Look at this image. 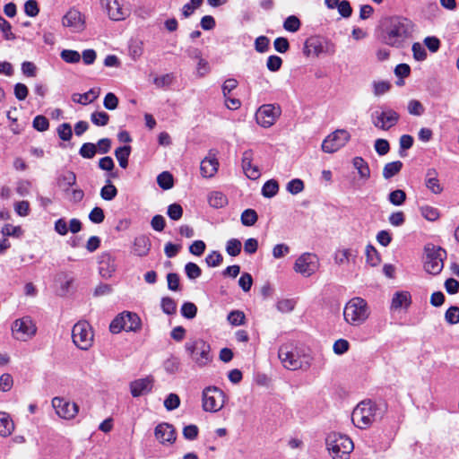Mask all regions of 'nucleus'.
Wrapping results in <instances>:
<instances>
[{
    "label": "nucleus",
    "instance_id": "obj_1",
    "mask_svg": "<svg viewBox=\"0 0 459 459\" xmlns=\"http://www.w3.org/2000/svg\"><path fill=\"white\" fill-rule=\"evenodd\" d=\"M413 30L412 22L403 17H391L386 20L383 40L394 48H401L409 39Z\"/></svg>",
    "mask_w": 459,
    "mask_h": 459
},
{
    "label": "nucleus",
    "instance_id": "obj_2",
    "mask_svg": "<svg viewBox=\"0 0 459 459\" xmlns=\"http://www.w3.org/2000/svg\"><path fill=\"white\" fill-rule=\"evenodd\" d=\"M371 314L368 302L360 298L351 299L343 307V320L351 326H360L369 318Z\"/></svg>",
    "mask_w": 459,
    "mask_h": 459
},
{
    "label": "nucleus",
    "instance_id": "obj_3",
    "mask_svg": "<svg viewBox=\"0 0 459 459\" xmlns=\"http://www.w3.org/2000/svg\"><path fill=\"white\" fill-rule=\"evenodd\" d=\"M382 411L370 400L362 401L353 410L351 420L359 429L368 428L374 421L381 418Z\"/></svg>",
    "mask_w": 459,
    "mask_h": 459
},
{
    "label": "nucleus",
    "instance_id": "obj_4",
    "mask_svg": "<svg viewBox=\"0 0 459 459\" xmlns=\"http://www.w3.org/2000/svg\"><path fill=\"white\" fill-rule=\"evenodd\" d=\"M325 446L333 459H349L354 449L352 440L348 436L337 432L327 435Z\"/></svg>",
    "mask_w": 459,
    "mask_h": 459
},
{
    "label": "nucleus",
    "instance_id": "obj_5",
    "mask_svg": "<svg viewBox=\"0 0 459 459\" xmlns=\"http://www.w3.org/2000/svg\"><path fill=\"white\" fill-rule=\"evenodd\" d=\"M185 349L192 361L199 368L207 366L212 360L211 346L203 339L189 340L186 342Z\"/></svg>",
    "mask_w": 459,
    "mask_h": 459
},
{
    "label": "nucleus",
    "instance_id": "obj_6",
    "mask_svg": "<svg viewBox=\"0 0 459 459\" xmlns=\"http://www.w3.org/2000/svg\"><path fill=\"white\" fill-rule=\"evenodd\" d=\"M278 357L282 366L289 370L307 369L310 367L308 358L302 360L296 348L291 343H284L280 346Z\"/></svg>",
    "mask_w": 459,
    "mask_h": 459
},
{
    "label": "nucleus",
    "instance_id": "obj_7",
    "mask_svg": "<svg viewBox=\"0 0 459 459\" xmlns=\"http://www.w3.org/2000/svg\"><path fill=\"white\" fill-rule=\"evenodd\" d=\"M424 269L428 273L437 275L444 267V259L446 257V252L440 247L433 244L425 246Z\"/></svg>",
    "mask_w": 459,
    "mask_h": 459
},
{
    "label": "nucleus",
    "instance_id": "obj_8",
    "mask_svg": "<svg viewBox=\"0 0 459 459\" xmlns=\"http://www.w3.org/2000/svg\"><path fill=\"white\" fill-rule=\"evenodd\" d=\"M141 319L137 314L125 311L117 316L109 325L112 333H118L122 330L126 332H138L141 329Z\"/></svg>",
    "mask_w": 459,
    "mask_h": 459
},
{
    "label": "nucleus",
    "instance_id": "obj_9",
    "mask_svg": "<svg viewBox=\"0 0 459 459\" xmlns=\"http://www.w3.org/2000/svg\"><path fill=\"white\" fill-rule=\"evenodd\" d=\"M93 332L86 321L77 322L72 329V339L74 345L82 351H88L93 344Z\"/></svg>",
    "mask_w": 459,
    "mask_h": 459
},
{
    "label": "nucleus",
    "instance_id": "obj_10",
    "mask_svg": "<svg viewBox=\"0 0 459 459\" xmlns=\"http://www.w3.org/2000/svg\"><path fill=\"white\" fill-rule=\"evenodd\" d=\"M11 331L14 339L27 342L36 335L37 326L31 317L23 316L13 322Z\"/></svg>",
    "mask_w": 459,
    "mask_h": 459
},
{
    "label": "nucleus",
    "instance_id": "obj_11",
    "mask_svg": "<svg viewBox=\"0 0 459 459\" xmlns=\"http://www.w3.org/2000/svg\"><path fill=\"white\" fill-rule=\"evenodd\" d=\"M400 115L389 108H380L371 114V122L373 126L380 130L388 131L394 127L399 121Z\"/></svg>",
    "mask_w": 459,
    "mask_h": 459
},
{
    "label": "nucleus",
    "instance_id": "obj_12",
    "mask_svg": "<svg viewBox=\"0 0 459 459\" xmlns=\"http://www.w3.org/2000/svg\"><path fill=\"white\" fill-rule=\"evenodd\" d=\"M225 403L224 393L216 386H208L203 391V408L205 411L216 412Z\"/></svg>",
    "mask_w": 459,
    "mask_h": 459
},
{
    "label": "nucleus",
    "instance_id": "obj_13",
    "mask_svg": "<svg viewBox=\"0 0 459 459\" xmlns=\"http://www.w3.org/2000/svg\"><path fill=\"white\" fill-rule=\"evenodd\" d=\"M351 138V134L344 129H337L330 134L322 143V151L333 153L342 148Z\"/></svg>",
    "mask_w": 459,
    "mask_h": 459
},
{
    "label": "nucleus",
    "instance_id": "obj_14",
    "mask_svg": "<svg viewBox=\"0 0 459 459\" xmlns=\"http://www.w3.org/2000/svg\"><path fill=\"white\" fill-rule=\"evenodd\" d=\"M318 267L317 255L313 253H304L297 258L293 269L296 273L309 277L317 271Z\"/></svg>",
    "mask_w": 459,
    "mask_h": 459
},
{
    "label": "nucleus",
    "instance_id": "obj_15",
    "mask_svg": "<svg viewBox=\"0 0 459 459\" xmlns=\"http://www.w3.org/2000/svg\"><path fill=\"white\" fill-rule=\"evenodd\" d=\"M62 25L73 33H80L86 28L85 15L72 7L62 17Z\"/></svg>",
    "mask_w": 459,
    "mask_h": 459
},
{
    "label": "nucleus",
    "instance_id": "obj_16",
    "mask_svg": "<svg viewBox=\"0 0 459 459\" xmlns=\"http://www.w3.org/2000/svg\"><path fill=\"white\" fill-rule=\"evenodd\" d=\"M281 110L279 106L273 104L262 105L255 113V119L258 125L264 128L271 127L281 116Z\"/></svg>",
    "mask_w": 459,
    "mask_h": 459
},
{
    "label": "nucleus",
    "instance_id": "obj_17",
    "mask_svg": "<svg viewBox=\"0 0 459 459\" xmlns=\"http://www.w3.org/2000/svg\"><path fill=\"white\" fill-rule=\"evenodd\" d=\"M51 404L55 409L56 415L66 420L74 419L79 412L78 404L75 403H70L64 397H54L51 401Z\"/></svg>",
    "mask_w": 459,
    "mask_h": 459
},
{
    "label": "nucleus",
    "instance_id": "obj_18",
    "mask_svg": "<svg viewBox=\"0 0 459 459\" xmlns=\"http://www.w3.org/2000/svg\"><path fill=\"white\" fill-rule=\"evenodd\" d=\"M154 436L163 446H171L177 439L176 430L173 425L167 422H162L156 426Z\"/></svg>",
    "mask_w": 459,
    "mask_h": 459
},
{
    "label": "nucleus",
    "instance_id": "obj_19",
    "mask_svg": "<svg viewBox=\"0 0 459 459\" xmlns=\"http://www.w3.org/2000/svg\"><path fill=\"white\" fill-rule=\"evenodd\" d=\"M98 263L100 276L104 279L112 277L117 269L115 257L110 253L104 252L99 256Z\"/></svg>",
    "mask_w": 459,
    "mask_h": 459
},
{
    "label": "nucleus",
    "instance_id": "obj_20",
    "mask_svg": "<svg viewBox=\"0 0 459 459\" xmlns=\"http://www.w3.org/2000/svg\"><path fill=\"white\" fill-rule=\"evenodd\" d=\"M105 5L108 15L113 21L125 20L129 15V10L123 7L118 0H101Z\"/></svg>",
    "mask_w": 459,
    "mask_h": 459
},
{
    "label": "nucleus",
    "instance_id": "obj_21",
    "mask_svg": "<svg viewBox=\"0 0 459 459\" xmlns=\"http://www.w3.org/2000/svg\"><path fill=\"white\" fill-rule=\"evenodd\" d=\"M153 379L151 377L139 378L130 383V393L133 397H139L152 391Z\"/></svg>",
    "mask_w": 459,
    "mask_h": 459
},
{
    "label": "nucleus",
    "instance_id": "obj_22",
    "mask_svg": "<svg viewBox=\"0 0 459 459\" xmlns=\"http://www.w3.org/2000/svg\"><path fill=\"white\" fill-rule=\"evenodd\" d=\"M254 159V152L247 150L242 154V169L245 175L252 180H255L260 177V170L256 166L252 165Z\"/></svg>",
    "mask_w": 459,
    "mask_h": 459
},
{
    "label": "nucleus",
    "instance_id": "obj_23",
    "mask_svg": "<svg viewBox=\"0 0 459 459\" xmlns=\"http://www.w3.org/2000/svg\"><path fill=\"white\" fill-rule=\"evenodd\" d=\"M151 247L150 238L145 235H141L134 238L133 252L137 256H145L149 254Z\"/></svg>",
    "mask_w": 459,
    "mask_h": 459
},
{
    "label": "nucleus",
    "instance_id": "obj_24",
    "mask_svg": "<svg viewBox=\"0 0 459 459\" xmlns=\"http://www.w3.org/2000/svg\"><path fill=\"white\" fill-rule=\"evenodd\" d=\"M219 167V161L215 157H205L200 165V171L204 178H212Z\"/></svg>",
    "mask_w": 459,
    "mask_h": 459
},
{
    "label": "nucleus",
    "instance_id": "obj_25",
    "mask_svg": "<svg viewBox=\"0 0 459 459\" xmlns=\"http://www.w3.org/2000/svg\"><path fill=\"white\" fill-rule=\"evenodd\" d=\"M303 53L306 56L323 54L322 40L316 37L307 39L304 43Z\"/></svg>",
    "mask_w": 459,
    "mask_h": 459
},
{
    "label": "nucleus",
    "instance_id": "obj_26",
    "mask_svg": "<svg viewBox=\"0 0 459 459\" xmlns=\"http://www.w3.org/2000/svg\"><path fill=\"white\" fill-rule=\"evenodd\" d=\"M76 184L74 172L67 170L57 178V186L65 193H68L71 186Z\"/></svg>",
    "mask_w": 459,
    "mask_h": 459
},
{
    "label": "nucleus",
    "instance_id": "obj_27",
    "mask_svg": "<svg viewBox=\"0 0 459 459\" xmlns=\"http://www.w3.org/2000/svg\"><path fill=\"white\" fill-rule=\"evenodd\" d=\"M99 89H91L83 94L74 93L72 96V100L74 102L87 105L93 102L99 97Z\"/></svg>",
    "mask_w": 459,
    "mask_h": 459
},
{
    "label": "nucleus",
    "instance_id": "obj_28",
    "mask_svg": "<svg viewBox=\"0 0 459 459\" xmlns=\"http://www.w3.org/2000/svg\"><path fill=\"white\" fill-rule=\"evenodd\" d=\"M13 429L14 424L9 414L0 411V436L4 437H9Z\"/></svg>",
    "mask_w": 459,
    "mask_h": 459
},
{
    "label": "nucleus",
    "instance_id": "obj_29",
    "mask_svg": "<svg viewBox=\"0 0 459 459\" xmlns=\"http://www.w3.org/2000/svg\"><path fill=\"white\" fill-rule=\"evenodd\" d=\"M411 304V295L407 291L395 292L393 299L391 308L399 309L403 307H407Z\"/></svg>",
    "mask_w": 459,
    "mask_h": 459
},
{
    "label": "nucleus",
    "instance_id": "obj_30",
    "mask_svg": "<svg viewBox=\"0 0 459 459\" xmlns=\"http://www.w3.org/2000/svg\"><path fill=\"white\" fill-rule=\"evenodd\" d=\"M208 203L211 207L220 209L228 204V198L220 191H212L208 195Z\"/></svg>",
    "mask_w": 459,
    "mask_h": 459
},
{
    "label": "nucleus",
    "instance_id": "obj_31",
    "mask_svg": "<svg viewBox=\"0 0 459 459\" xmlns=\"http://www.w3.org/2000/svg\"><path fill=\"white\" fill-rule=\"evenodd\" d=\"M436 169H431L427 172L426 186L434 194H440L443 190L437 178Z\"/></svg>",
    "mask_w": 459,
    "mask_h": 459
},
{
    "label": "nucleus",
    "instance_id": "obj_32",
    "mask_svg": "<svg viewBox=\"0 0 459 459\" xmlns=\"http://www.w3.org/2000/svg\"><path fill=\"white\" fill-rule=\"evenodd\" d=\"M353 257H355V255H353V251L351 248H339L333 255V260L337 265L348 264Z\"/></svg>",
    "mask_w": 459,
    "mask_h": 459
},
{
    "label": "nucleus",
    "instance_id": "obj_33",
    "mask_svg": "<svg viewBox=\"0 0 459 459\" xmlns=\"http://www.w3.org/2000/svg\"><path fill=\"white\" fill-rule=\"evenodd\" d=\"M353 167L357 169L359 178L368 179L370 177V169L368 163L361 157H355L352 160Z\"/></svg>",
    "mask_w": 459,
    "mask_h": 459
},
{
    "label": "nucleus",
    "instance_id": "obj_34",
    "mask_svg": "<svg viewBox=\"0 0 459 459\" xmlns=\"http://www.w3.org/2000/svg\"><path fill=\"white\" fill-rule=\"evenodd\" d=\"M131 152V147L129 145H125L118 147L115 151V156L119 162L121 168L126 169L128 165V157Z\"/></svg>",
    "mask_w": 459,
    "mask_h": 459
},
{
    "label": "nucleus",
    "instance_id": "obj_35",
    "mask_svg": "<svg viewBox=\"0 0 459 459\" xmlns=\"http://www.w3.org/2000/svg\"><path fill=\"white\" fill-rule=\"evenodd\" d=\"M403 168V163L400 160L386 163L383 169V177L389 179L398 174Z\"/></svg>",
    "mask_w": 459,
    "mask_h": 459
},
{
    "label": "nucleus",
    "instance_id": "obj_36",
    "mask_svg": "<svg viewBox=\"0 0 459 459\" xmlns=\"http://www.w3.org/2000/svg\"><path fill=\"white\" fill-rule=\"evenodd\" d=\"M366 261L370 266H377L380 264V256L377 249L372 245H368L365 249Z\"/></svg>",
    "mask_w": 459,
    "mask_h": 459
},
{
    "label": "nucleus",
    "instance_id": "obj_37",
    "mask_svg": "<svg viewBox=\"0 0 459 459\" xmlns=\"http://www.w3.org/2000/svg\"><path fill=\"white\" fill-rule=\"evenodd\" d=\"M279 191V185L276 180L271 179L266 181L262 187V195L264 197L272 198L277 195Z\"/></svg>",
    "mask_w": 459,
    "mask_h": 459
},
{
    "label": "nucleus",
    "instance_id": "obj_38",
    "mask_svg": "<svg viewBox=\"0 0 459 459\" xmlns=\"http://www.w3.org/2000/svg\"><path fill=\"white\" fill-rule=\"evenodd\" d=\"M420 212L422 217H424L427 221H436L438 220L440 213L439 211L432 207L430 205H422L420 207Z\"/></svg>",
    "mask_w": 459,
    "mask_h": 459
},
{
    "label": "nucleus",
    "instance_id": "obj_39",
    "mask_svg": "<svg viewBox=\"0 0 459 459\" xmlns=\"http://www.w3.org/2000/svg\"><path fill=\"white\" fill-rule=\"evenodd\" d=\"M117 195V190L116 186L110 182L109 179L107 180V184L100 190V196L102 199L106 201L113 200Z\"/></svg>",
    "mask_w": 459,
    "mask_h": 459
},
{
    "label": "nucleus",
    "instance_id": "obj_40",
    "mask_svg": "<svg viewBox=\"0 0 459 459\" xmlns=\"http://www.w3.org/2000/svg\"><path fill=\"white\" fill-rule=\"evenodd\" d=\"M257 219H258L257 213L253 209H246L241 213V217H240L241 223L244 226H247V227L255 225V223L257 221Z\"/></svg>",
    "mask_w": 459,
    "mask_h": 459
},
{
    "label": "nucleus",
    "instance_id": "obj_41",
    "mask_svg": "<svg viewBox=\"0 0 459 459\" xmlns=\"http://www.w3.org/2000/svg\"><path fill=\"white\" fill-rule=\"evenodd\" d=\"M61 58L68 64H76L81 60V55L76 50L64 49L60 53Z\"/></svg>",
    "mask_w": 459,
    "mask_h": 459
},
{
    "label": "nucleus",
    "instance_id": "obj_42",
    "mask_svg": "<svg viewBox=\"0 0 459 459\" xmlns=\"http://www.w3.org/2000/svg\"><path fill=\"white\" fill-rule=\"evenodd\" d=\"M157 183L162 189H170L173 186V177L169 172L164 171L157 177Z\"/></svg>",
    "mask_w": 459,
    "mask_h": 459
},
{
    "label": "nucleus",
    "instance_id": "obj_43",
    "mask_svg": "<svg viewBox=\"0 0 459 459\" xmlns=\"http://www.w3.org/2000/svg\"><path fill=\"white\" fill-rule=\"evenodd\" d=\"M301 22L295 15L287 17L283 22V28L290 32H297L300 29Z\"/></svg>",
    "mask_w": 459,
    "mask_h": 459
},
{
    "label": "nucleus",
    "instance_id": "obj_44",
    "mask_svg": "<svg viewBox=\"0 0 459 459\" xmlns=\"http://www.w3.org/2000/svg\"><path fill=\"white\" fill-rule=\"evenodd\" d=\"M405 200L406 194L403 190L401 189L392 191L388 195V201L395 206H401L403 204Z\"/></svg>",
    "mask_w": 459,
    "mask_h": 459
},
{
    "label": "nucleus",
    "instance_id": "obj_45",
    "mask_svg": "<svg viewBox=\"0 0 459 459\" xmlns=\"http://www.w3.org/2000/svg\"><path fill=\"white\" fill-rule=\"evenodd\" d=\"M91 120L97 126H104L108 125L109 116L104 111H96L91 115Z\"/></svg>",
    "mask_w": 459,
    "mask_h": 459
},
{
    "label": "nucleus",
    "instance_id": "obj_46",
    "mask_svg": "<svg viewBox=\"0 0 459 459\" xmlns=\"http://www.w3.org/2000/svg\"><path fill=\"white\" fill-rule=\"evenodd\" d=\"M241 242L237 238H231L227 241L226 251L230 256H237L241 252Z\"/></svg>",
    "mask_w": 459,
    "mask_h": 459
},
{
    "label": "nucleus",
    "instance_id": "obj_47",
    "mask_svg": "<svg viewBox=\"0 0 459 459\" xmlns=\"http://www.w3.org/2000/svg\"><path fill=\"white\" fill-rule=\"evenodd\" d=\"M0 30L3 33V37L6 40H13L15 35L12 32V25L4 18L0 15Z\"/></svg>",
    "mask_w": 459,
    "mask_h": 459
},
{
    "label": "nucleus",
    "instance_id": "obj_48",
    "mask_svg": "<svg viewBox=\"0 0 459 459\" xmlns=\"http://www.w3.org/2000/svg\"><path fill=\"white\" fill-rule=\"evenodd\" d=\"M185 272L190 280H195L202 274L201 268L195 263L189 262L185 265Z\"/></svg>",
    "mask_w": 459,
    "mask_h": 459
},
{
    "label": "nucleus",
    "instance_id": "obj_49",
    "mask_svg": "<svg viewBox=\"0 0 459 459\" xmlns=\"http://www.w3.org/2000/svg\"><path fill=\"white\" fill-rule=\"evenodd\" d=\"M204 0H190L189 3H186L182 7V14L185 18L189 17L195 9L199 8Z\"/></svg>",
    "mask_w": 459,
    "mask_h": 459
},
{
    "label": "nucleus",
    "instance_id": "obj_50",
    "mask_svg": "<svg viewBox=\"0 0 459 459\" xmlns=\"http://www.w3.org/2000/svg\"><path fill=\"white\" fill-rule=\"evenodd\" d=\"M97 152V146L91 143H83L79 151L82 157L85 159H91Z\"/></svg>",
    "mask_w": 459,
    "mask_h": 459
},
{
    "label": "nucleus",
    "instance_id": "obj_51",
    "mask_svg": "<svg viewBox=\"0 0 459 459\" xmlns=\"http://www.w3.org/2000/svg\"><path fill=\"white\" fill-rule=\"evenodd\" d=\"M245 314L240 310L231 311L228 315V321L230 325L238 326L245 323Z\"/></svg>",
    "mask_w": 459,
    "mask_h": 459
},
{
    "label": "nucleus",
    "instance_id": "obj_52",
    "mask_svg": "<svg viewBox=\"0 0 459 459\" xmlns=\"http://www.w3.org/2000/svg\"><path fill=\"white\" fill-rule=\"evenodd\" d=\"M296 306V301L292 299H281L277 302L276 307L281 313L291 312Z\"/></svg>",
    "mask_w": 459,
    "mask_h": 459
},
{
    "label": "nucleus",
    "instance_id": "obj_53",
    "mask_svg": "<svg viewBox=\"0 0 459 459\" xmlns=\"http://www.w3.org/2000/svg\"><path fill=\"white\" fill-rule=\"evenodd\" d=\"M445 319L450 325L459 323V307L456 306L450 307L445 313Z\"/></svg>",
    "mask_w": 459,
    "mask_h": 459
},
{
    "label": "nucleus",
    "instance_id": "obj_54",
    "mask_svg": "<svg viewBox=\"0 0 459 459\" xmlns=\"http://www.w3.org/2000/svg\"><path fill=\"white\" fill-rule=\"evenodd\" d=\"M197 307L192 302H185L181 307V314L187 319H192L196 316Z\"/></svg>",
    "mask_w": 459,
    "mask_h": 459
},
{
    "label": "nucleus",
    "instance_id": "obj_55",
    "mask_svg": "<svg viewBox=\"0 0 459 459\" xmlns=\"http://www.w3.org/2000/svg\"><path fill=\"white\" fill-rule=\"evenodd\" d=\"M161 308L165 314L173 315L177 310V304L173 299L165 297L161 299Z\"/></svg>",
    "mask_w": 459,
    "mask_h": 459
},
{
    "label": "nucleus",
    "instance_id": "obj_56",
    "mask_svg": "<svg viewBox=\"0 0 459 459\" xmlns=\"http://www.w3.org/2000/svg\"><path fill=\"white\" fill-rule=\"evenodd\" d=\"M350 349V343L345 339H338L333 345V351L337 355H342L346 353Z\"/></svg>",
    "mask_w": 459,
    "mask_h": 459
},
{
    "label": "nucleus",
    "instance_id": "obj_57",
    "mask_svg": "<svg viewBox=\"0 0 459 459\" xmlns=\"http://www.w3.org/2000/svg\"><path fill=\"white\" fill-rule=\"evenodd\" d=\"M286 189L292 195L299 194L304 189V183L299 178L292 179L287 184Z\"/></svg>",
    "mask_w": 459,
    "mask_h": 459
},
{
    "label": "nucleus",
    "instance_id": "obj_58",
    "mask_svg": "<svg viewBox=\"0 0 459 459\" xmlns=\"http://www.w3.org/2000/svg\"><path fill=\"white\" fill-rule=\"evenodd\" d=\"M391 88V84L387 81H377L373 82L374 94L381 96L386 93Z\"/></svg>",
    "mask_w": 459,
    "mask_h": 459
},
{
    "label": "nucleus",
    "instance_id": "obj_59",
    "mask_svg": "<svg viewBox=\"0 0 459 459\" xmlns=\"http://www.w3.org/2000/svg\"><path fill=\"white\" fill-rule=\"evenodd\" d=\"M408 112L413 116H421L424 113L423 105L417 100H411L408 103Z\"/></svg>",
    "mask_w": 459,
    "mask_h": 459
},
{
    "label": "nucleus",
    "instance_id": "obj_60",
    "mask_svg": "<svg viewBox=\"0 0 459 459\" xmlns=\"http://www.w3.org/2000/svg\"><path fill=\"white\" fill-rule=\"evenodd\" d=\"M180 405L179 396L176 394H169L164 401V406L168 411H173Z\"/></svg>",
    "mask_w": 459,
    "mask_h": 459
},
{
    "label": "nucleus",
    "instance_id": "obj_61",
    "mask_svg": "<svg viewBox=\"0 0 459 459\" xmlns=\"http://www.w3.org/2000/svg\"><path fill=\"white\" fill-rule=\"evenodd\" d=\"M167 214L171 220L178 221L183 215V209L180 204H172L169 205Z\"/></svg>",
    "mask_w": 459,
    "mask_h": 459
},
{
    "label": "nucleus",
    "instance_id": "obj_62",
    "mask_svg": "<svg viewBox=\"0 0 459 459\" xmlns=\"http://www.w3.org/2000/svg\"><path fill=\"white\" fill-rule=\"evenodd\" d=\"M57 134L63 141H69L72 138V126L68 123H63L57 128Z\"/></svg>",
    "mask_w": 459,
    "mask_h": 459
},
{
    "label": "nucleus",
    "instance_id": "obj_63",
    "mask_svg": "<svg viewBox=\"0 0 459 459\" xmlns=\"http://www.w3.org/2000/svg\"><path fill=\"white\" fill-rule=\"evenodd\" d=\"M205 262L209 267H216L221 264L222 255L218 251H212L206 256Z\"/></svg>",
    "mask_w": 459,
    "mask_h": 459
},
{
    "label": "nucleus",
    "instance_id": "obj_64",
    "mask_svg": "<svg viewBox=\"0 0 459 459\" xmlns=\"http://www.w3.org/2000/svg\"><path fill=\"white\" fill-rule=\"evenodd\" d=\"M253 284V278L250 273H244L238 279V285L243 291L247 292L250 290Z\"/></svg>",
    "mask_w": 459,
    "mask_h": 459
}]
</instances>
